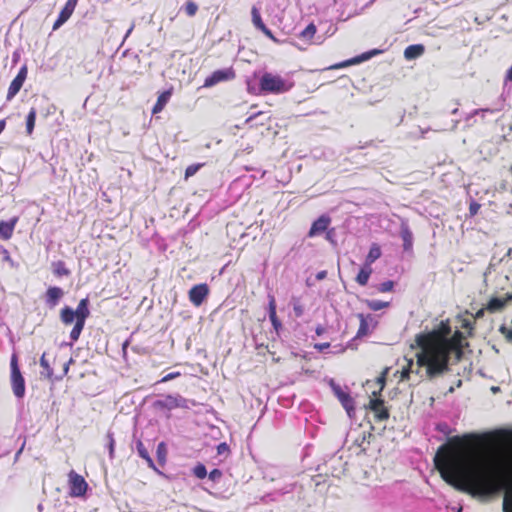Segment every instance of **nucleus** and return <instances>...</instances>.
Listing matches in <instances>:
<instances>
[{
  "label": "nucleus",
  "mask_w": 512,
  "mask_h": 512,
  "mask_svg": "<svg viewBox=\"0 0 512 512\" xmlns=\"http://www.w3.org/2000/svg\"><path fill=\"white\" fill-rule=\"evenodd\" d=\"M73 362H74L73 358H70L68 362L64 363L62 374L55 375L53 382L62 380L63 377L68 373L70 364H72Z\"/></svg>",
  "instance_id": "43"
},
{
  "label": "nucleus",
  "mask_w": 512,
  "mask_h": 512,
  "mask_svg": "<svg viewBox=\"0 0 512 512\" xmlns=\"http://www.w3.org/2000/svg\"><path fill=\"white\" fill-rule=\"evenodd\" d=\"M504 81L505 83L512 82V64L511 67L506 71Z\"/></svg>",
  "instance_id": "52"
},
{
  "label": "nucleus",
  "mask_w": 512,
  "mask_h": 512,
  "mask_svg": "<svg viewBox=\"0 0 512 512\" xmlns=\"http://www.w3.org/2000/svg\"><path fill=\"white\" fill-rule=\"evenodd\" d=\"M184 11L186 12V14L188 16H192V11H193V8H192V0H187L184 7H183Z\"/></svg>",
  "instance_id": "48"
},
{
  "label": "nucleus",
  "mask_w": 512,
  "mask_h": 512,
  "mask_svg": "<svg viewBox=\"0 0 512 512\" xmlns=\"http://www.w3.org/2000/svg\"><path fill=\"white\" fill-rule=\"evenodd\" d=\"M20 59V51L19 50H15L12 54V62L13 64H16Z\"/></svg>",
  "instance_id": "54"
},
{
  "label": "nucleus",
  "mask_w": 512,
  "mask_h": 512,
  "mask_svg": "<svg viewBox=\"0 0 512 512\" xmlns=\"http://www.w3.org/2000/svg\"><path fill=\"white\" fill-rule=\"evenodd\" d=\"M133 438H134L135 446H132V448L137 451L139 457H141L142 459H144L147 462V464L150 468H152L154 471L161 474L160 470L157 468V466L155 465V462L153 461V459L150 456L149 448H146L144 446V443L140 439H136L135 434L133 435Z\"/></svg>",
  "instance_id": "16"
},
{
  "label": "nucleus",
  "mask_w": 512,
  "mask_h": 512,
  "mask_svg": "<svg viewBox=\"0 0 512 512\" xmlns=\"http://www.w3.org/2000/svg\"><path fill=\"white\" fill-rule=\"evenodd\" d=\"M38 511H42L43 510V505L42 504H39L38 507H37Z\"/></svg>",
  "instance_id": "64"
},
{
  "label": "nucleus",
  "mask_w": 512,
  "mask_h": 512,
  "mask_svg": "<svg viewBox=\"0 0 512 512\" xmlns=\"http://www.w3.org/2000/svg\"><path fill=\"white\" fill-rule=\"evenodd\" d=\"M508 440L512 444V430ZM480 444L481 438L473 434L450 438L438 448L435 467L447 484L472 496H490L504 489L503 511L512 512V458L499 479L476 457L474 450Z\"/></svg>",
  "instance_id": "1"
},
{
  "label": "nucleus",
  "mask_w": 512,
  "mask_h": 512,
  "mask_svg": "<svg viewBox=\"0 0 512 512\" xmlns=\"http://www.w3.org/2000/svg\"><path fill=\"white\" fill-rule=\"evenodd\" d=\"M64 294L65 293L62 288L57 286H50L43 296L45 305L49 309H54L60 303L64 297Z\"/></svg>",
  "instance_id": "12"
},
{
  "label": "nucleus",
  "mask_w": 512,
  "mask_h": 512,
  "mask_svg": "<svg viewBox=\"0 0 512 512\" xmlns=\"http://www.w3.org/2000/svg\"><path fill=\"white\" fill-rule=\"evenodd\" d=\"M505 304H506V301L504 299L494 297L489 300L485 309L488 310L489 312L493 313V312L500 311L501 309H503Z\"/></svg>",
  "instance_id": "34"
},
{
  "label": "nucleus",
  "mask_w": 512,
  "mask_h": 512,
  "mask_svg": "<svg viewBox=\"0 0 512 512\" xmlns=\"http://www.w3.org/2000/svg\"><path fill=\"white\" fill-rule=\"evenodd\" d=\"M132 30H133V26H132V27H130V29L127 31V33H126V35H125V38H127V37L130 35V33L132 32Z\"/></svg>",
  "instance_id": "62"
},
{
  "label": "nucleus",
  "mask_w": 512,
  "mask_h": 512,
  "mask_svg": "<svg viewBox=\"0 0 512 512\" xmlns=\"http://www.w3.org/2000/svg\"><path fill=\"white\" fill-rule=\"evenodd\" d=\"M172 95L171 90H165L163 91L157 98V102L152 108V114H157L163 110L165 105L170 100V97Z\"/></svg>",
  "instance_id": "24"
},
{
  "label": "nucleus",
  "mask_w": 512,
  "mask_h": 512,
  "mask_svg": "<svg viewBox=\"0 0 512 512\" xmlns=\"http://www.w3.org/2000/svg\"><path fill=\"white\" fill-rule=\"evenodd\" d=\"M331 223V218L328 215H321L316 219L308 232V237L312 238L326 231Z\"/></svg>",
  "instance_id": "17"
},
{
  "label": "nucleus",
  "mask_w": 512,
  "mask_h": 512,
  "mask_svg": "<svg viewBox=\"0 0 512 512\" xmlns=\"http://www.w3.org/2000/svg\"><path fill=\"white\" fill-rule=\"evenodd\" d=\"M74 327L72 328L71 332H70V340H71V345L78 341L83 329H84V326H85V322L86 321H83L81 319H75L74 320Z\"/></svg>",
  "instance_id": "27"
},
{
  "label": "nucleus",
  "mask_w": 512,
  "mask_h": 512,
  "mask_svg": "<svg viewBox=\"0 0 512 512\" xmlns=\"http://www.w3.org/2000/svg\"><path fill=\"white\" fill-rule=\"evenodd\" d=\"M425 52V47L422 44L409 45L404 50V57L406 60H414L422 56Z\"/></svg>",
  "instance_id": "21"
},
{
  "label": "nucleus",
  "mask_w": 512,
  "mask_h": 512,
  "mask_svg": "<svg viewBox=\"0 0 512 512\" xmlns=\"http://www.w3.org/2000/svg\"><path fill=\"white\" fill-rule=\"evenodd\" d=\"M377 384L379 385L378 391H373L372 395L374 397L380 396L381 392L383 391L386 383V372L381 373L380 376L377 377Z\"/></svg>",
  "instance_id": "38"
},
{
  "label": "nucleus",
  "mask_w": 512,
  "mask_h": 512,
  "mask_svg": "<svg viewBox=\"0 0 512 512\" xmlns=\"http://www.w3.org/2000/svg\"><path fill=\"white\" fill-rule=\"evenodd\" d=\"M106 443L105 447L108 449L110 459L114 458V450H115V440L114 434L110 430L107 432L105 437Z\"/></svg>",
  "instance_id": "36"
},
{
  "label": "nucleus",
  "mask_w": 512,
  "mask_h": 512,
  "mask_svg": "<svg viewBox=\"0 0 512 512\" xmlns=\"http://www.w3.org/2000/svg\"><path fill=\"white\" fill-rule=\"evenodd\" d=\"M500 331L505 336L507 341L512 342V329L501 326Z\"/></svg>",
  "instance_id": "46"
},
{
  "label": "nucleus",
  "mask_w": 512,
  "mask_h": 512,
  "mask_svg": "<svg viewBox=\"0 0 512 512\" xmlns=\"http://www.w3.org/2000/svg\"><path fill=\"white\" fill-rule=\"evenodd\" d=\"M315 332L318 336H320L325 332V328L322 325H319L316 327Z\"/></svg>",
  "instance_id": "56"
},
{
  "label": "nucleus",
  "mask_w": 512,
  "mask_h": 512,
  "mask_svg": "<svg viewBox=\"0 0 512 512\" xmlns=\"http://www.w3.org/2000/svg\"><path fill=\"white\" fill-rule=\"evenodd\" d=\"M365 440H366V436H365V433H363V434L361 435V440L357 439V440H356V443H357L359 446H361V445H362V443H363Z\"/></svg>",
  "instance_id": "59"
},
{
  "label": "nucleus",
  "mask_w": 512,
  "mask_h": 512,
  "mask_svg": "<svg viewBox=\"0 0 512 512\" xmlns=\"http://www.w3.org/2000/svg\"><path fill=\"white\" fill-rule=\"evenodd\" d=\"M187 295H188L189 300H190V301H192V296H193L192 288H190V289L187 291Z\"/></svg>",
  "instance_id": "61"
},
{
  "label": "nucleus",
  "mask_w": 512,
  "mask_h": 512,
  "mask_svg": "<svg viewBox=\"0 0 512 512\" xmlns=\"http://www.w3.org/2000/svg\"><path fill=\"white\" fill-rule=\"evenodd\" d=\"M360 324L358 331L356 333V338H363L370 334L371 330L374 329L377 325V322L374 321L372 315H364L362 313L357 315Z\"/></svg>",
  "instance_id": "14"
},
{
  "label": "nucleus",
  "mask_w": 512,
  "mask_h": 512,
  "mask_svg": "<svg viewBox=\"0 0 512 512\" xmlns=\"http://www.w3.org/2000/svg\"><path fill=\"white\" fill-rule=\"evenodd\" d=\"M5 126H6L5 120H0V134L5 129Z\"/></svg>",
  "instance_id": "60"
},
{
  "label": "nucleus",
  "mask_w": 512,
  "mask_h": 512,
  "mask_svg": "<svg viewBox=\"0 0 512 512\" xmlns=\"http://www.w3.org/2000/svg\"><path fill=\"white\" fill-rule=\"evenodd\" d=\"M194 475L200 479H203L207 475L206 467L199 463L194 467Z\"/></svg>",
  "instance_id": "42"
},
{
  "label": "nucleus",
  "mask_w": 512,
  "mask_h": 512,
  "mask_svg": "<svg viewBox=\"0 0 512 512\" xmlns=\"http://www.w3.org/2000/svg\"><path fill=\"white\" fill-rule=\"evenodd\" d=\"M179 375H180V373H179V372H172V373H169V374H167L166 376H164V377L161 379V381H160V382H167V381H169V380H172V379H174V378L178 377Z\"/></svg>",
  "instance_id": "49"
},
{
  "label": "nucleus",
  "mask_w": 512,
  "mask_h": 512,
  "mask_svg": "<svg viewBox=\"0 0 512 512\" xmlns=\"http://www.w3.org/2000/svg\"><path fill=\"white\" fill-rule=\"evenodd\" d=\"M214 447L217 449V454L219 456H224L226 458L230 454V448L225 442L218 443Z\"/></svg>",
  "instance_id": "40"
},
{
  "label": "nucleus",
  "mask_w": 512,
  "mask_h": 512,
  "mask_svg": "<svg viewBox=\"0 0 512 512\" xmlns=\"http://www.w3.org/2000/svg\"><path fill=\"white\" fill-rule=\"evenodd\" d=\"M294 312L297 317L303 314V307L300 304L294 305Z\"/></svg>",
  "instance_id": "53"
},
{
  "label": "nucleus",
  "mask_w": 512,
  "mask_h": 512,
  "mask_svg": "<svg viewBox=\"0 0 512 512\" xmlns=\"http://www.w3.org/2000/svg\"><path fill=\"white\" fill-rule=\"evenodd\" d=\"M268 313L271 324L277 334H279L282 329V323L277 317L276 313V300L273 295H269V303H268Z\"/></svg>",
  "instance_id": "18"
},
{
  "label": "nucleus",
  "mask_w": 512,
  "mask_h": 512,
  "mask_svg": "<svg viewBox=\"0 0 512 512\" xmlns=\"http://www.w3.org/2000/svg\"><path fill=\"white\" fill-rule=\"evenodd\" d=\"M167 453H168V450H167V446H166L165 442L162 441V442L158 443L157 449H156V457H157L158 466L163 467L165 465Z\"/></svg>",
  "instance_id": "30"
},
{
  "label": "nucleus",
  "mask_w": 512,
  "mask_h": 512,
  "mask_svg": "<svg viewBox=\"0 0 512 512\" xmlns=\"http://www.w3.org/2000/svg\"><path fill=\"white\" fill-rule=\"evenodd\" d=\"M210 430H211L212 434H218L219 433V431L217 429L211 428Z\"/></svg>",
  "instance_id": "63"
},
{
  "label": "nucleus",
  "mask_w": 512,
  "mask_h": 512,
  "mask_svg": "<svg viewBox=\"0 0 512 512\" xmlns=\"http://www.w3.org/2000/svg\"><path fill=\"white\" fill-rule=\"evenodd\" d=\"M480 208V205L473 202L470 204L469 211L471 215H475L478 212V209Z\"/></svg>",
  "instance_id": "51"
},
{
  "label": "nucleus",
  "mask_w": 512,
  "mask_h": 512,
  "mask_svg": "<svg viewBox=\"0 0 512 512\" xmlns=\"http://www.w3.org/2000/svg\"><path fill=\"white\" fill-rule=\"evenodd\" d=\"M40 366L43 368L41 375L53 382L55 375L53 373V368L50 366L48 360L46 359L45 353L40 358Z\"/></svg>",
  "instance_id": "31"
},
{
  "label": "nucleus",
  "mask_w": 512,
  "mask_h": 512,
  "mask_svg": "<svg viewBox=\"0 0 512 512\" xmlns=\"http://www.w3.org/2000/svg\"><path fill=\"white\" fill-rule=\"evenodd\" d=\"M464 334L456 330L451 337L444 341L442 354H434L433 357L423 368L428 380H434L442 377L450 371V355L454 354L456 360H460L463 355Z\"/></svg>",
  "instance_id": "3"
},
{
  "label": "nucleus",
  "mask_w": 512,
  "mask_h": 512,
  "mask_svg": "<svg viewBox=\"0 0 512 512\" xmlns=\"http://www.w3.org/2000/svg\"><path fill=\"white\" fill-rule=\"evenodd\" d=\"M36 115H37L36 109L34 107L31 108L26 117V132L28 135H31L33 133V130L35 127Z\"/></svg>",
  "instance_id": "35"
},
{
  "label": "nucleus",
  "mask_w": 512,
  "mask_h": 512,
  "mask_svg": "<svg viewBox=\"0 0 512 512\" xmlns=\"http://www.w3.org/2000/svg\"><path fill=\"white\" fill-rule=\"evenodd\" d=\"M74 327L72 328L71 332H70V340H71V345L78 341L83 329H84V326H85V322L86 321H83L81 319H75L74 320Z\"/></svg>",
  "instance_id": "28"
},
{
  "label": "nucleus",
  "mask_w": 512,
  "mask_h": 512,
  "mask_svg": "<svg viewBox=\"0 0 512 512\" xmlns=\"http://www.w3.org/2000/svg\"><path fill=\"white\" fill-rule=\"evenodd\" d=\"M66 22L65 19H61V17L58 15L56 21L53 24V30L59 29L64 23Z\"/></svg>",
  "instance_id": "50"
},
{
  "label": "nucleus",
  "mask_w": 512,
  "mask_h": 512,
  "mask_svg": "<svg viewBox=\"0 0 512 512\" xmlns=\"http://www.w3.org/2000/svg\"><path fill=\"white\" fill-rule=\"evenodd\" d=\"M27 73H28L27 65L24 64L20 68L18 74L12 80V82L8 88V93H7L8 101L12 100L17 95V93L20 91V89L23 86V83L25 82V80L27 78Z\"/></svg>",
  "instance_id": "11"
},
{
  "label": "nucleus",
  "mask_w": 512,
  "mask_h": 512,
  "mask_svg": "<svg viewBox=\"0 0 512 512\" xmlns=\"http://www.w3.org/2000/svg\"><path fill=\"white\" fill-rule=\"evenodd\" d=\"M484 311H485V308H482V309H479L476 314H475V318H481L484 316Z\"/></svg>",
  "instance_id": "58"
},
{
  "label": "nucleus",
  "mask_w": 512,
  "mask_h": 512,
  "mask_svg": "<svg viewBox=\"0 0 512 512\" xmlns=\"http://www.w3.org/2000/svg\"><path fill=\"white\" fill-rule=\"evenodd\" d=\"M381 248L377 243H373L365 259L366 266H370L381 257Z\"/></svg>",
  "instance_id": "25"
},
{
  "label": "nucleus",
  "mask_w": 512,
  "mask_h": 512,
  "mask_svg": "<svg viewBox=\"0 0 512 512\" xmlns=\"http://www.w3.org/2000/svg\"><path fill=\"white\" fill-rule=\"evenodd\" d=\"M368 407L374 413L375 420L382 422L389 419V410L385 406L384 400L380 399L379 396H373L369 401Z\"/></svg>",
  "instance_id": "10"
},
{
  "label": "nucleus",
  "mask_w": 512,
  "mask_h": 512,
  "mask_svg": "<svg viewBox=\"0 0 512 512\" xmlns=\"http://www.w3.org/2000/svg\"><path fill=\"white\" fill-rule=\"evenodd\" d=\"M329 347H330V343H328V342L314 344V348L319 352H323L324 350L328 349Z\"/></svg>",
  "instance_id": "47"
},
{
  "label": "nucleus",
  "mask_w": 512,
  "mask_h": 512,
  "mask_svg": "<svg viewBox=\"0 0 512 512\" xmlns=\"http://www.w3.org/2000/svg\"><path fill=\"white\" fill-rule=\"evenodd\" d=\"M18 217H12L8 221H1L0 222V237L4 240H8L11 238L14 228L18 222Z\"/></svg>",
  "instance_id": "19"
},
{
  "label": "nucleus",
  "mask_w": 512,
  "mask_h": 512,
  "mask_svg": "<svg viewBox=\"0 0 512 512\" xmlns=\"http://www.w3.org/2000/svg\"><path fill=\"white\" fill-rule=\"evenodd\" d=\"M236 74L233 68H226L214 71L210 76L205 79L204 87H211L220 82L233 80Z\"/></svg>",
  "instance_id": "9"
},
{
  "label": "nucleus",
  "mask_w": 512,
  "mask_h": 512,
  "mask_svg": "<svg viewBox=\"0 0 512 512\" xmlns=\"http://www.w3.org/2000/svg\"><path fill=\"white\" fill-rule=\"evenodd\" d=\"M192 176V165L187 166L185 170V178H189Z\"/></svg>",
  "instance_id": "57"
},
{
  "label": "nucleus",
  "mask_w": 512,
  "mask_h": 512,
  "mask_svg": "<svg viewBox=\"0 0 512 512\" xmlns=\"http://www.w3.org/2000/svg\"><path fill=\"white\" fill-rule=\"evenodd\" d=\"M209 288L207 284H199L194 286L193 301L195 306H199L204 298L208 295Z\"/></svg>",
  "instance_id": "23"
},
{
  "label": "nucleus",
  "mask_w": 512,
  "mask_h": 512,
  "mask_svg": "<svg viewBox=\"0 0 512 512\" xmlns=\"http://www.w3.org/2000/svg\"><path fill=\"white\" fill-rule=\"evenodd\" d=\"M251 16H252V23L255 26L256 29L260 30L265 36H267L269 39H271L274 43H280L279 39L274 36L272 31L267 28V26L264 24L260 11L257 7L253 6L251 9Z\"/></svg>",
  "instance_id": "13"
},
{
  "label": "nucleus",
  "mask_w": 512,
  "mask_h": 512,
  "mask_svg": "<svg viewBox=\"0 0 512 512\" xmlns=\"http://www.w3.org/2000/svg\"><path fill=\"white\" fill-rule=\"evenodd\" d=\"M293 83L287 81L278 74L264 73L259 80V88L265 94H282L288 92Z\"/></svg>",
  "instance_id": "4"
},
{
  "label": "nucleus",
  "mask_w": 512,
  "mask_h": 512,
  "mask_svg": "<svg viewBox=\"0 0 512 512\" xmlns=\"http://www.w3.org/2000/svg\"><path fill=\"white\" fill-rule=\"evenodd\" d=\"M450 334L451 326L447 319L442 320L433 330L415 336V343L419 348L415 355L418 368H424L434 354H442L444 341Z\"/></svg>",
  "instance_id": "2"
},
{
  "label": "nucleus",
  "mask_w": 512,
  "mask_h": 512,
  "mask_svg": "<svg viewBox=\"0 0 512 512\" xmlns=\"http://www.w3.org/2000/svg\"><path fill=\"white\" fill-rule=\"evenodd\" d=\"M69 477V489L70 495L72 497H83L86 494L88 489V484L85 479L76 473L74 470H71L68 474Z\"/></svg>",
  "instance_id": "8"
},
{
  "label": "nucleus",
  "mask_w": 512,
  "mask_h": 512,
  "mask_svg": "<svg viewBox=\"0 0 512 512\" xmlns=\"http://www.w3.org/2000/svg\"><path fill=\"white\" fill-rule=\"evenodd\" d=\"M366 305L372 311H379L383 308L388 307L389 302H384V301H380V300H366Z\"/></svg>",
  "instance_id": "37"
},
{
  "label": "nucleus",
  "mask_w": 512,
  "mask_h": 512,
  "mask_svg": "<svg viewBox=\"0 0 512 512\" xmlns=\"http://www.w3.org/2000/svg\"><path fill=\"white\" fill-rule=\"evenodd\" d=\"M223 476V473L220 469H213L209 474H208V478L209 480H211L212 482H218L220 481V479L222 478Z\"/></svg>",
  "instance_id": "44"
},
{
  "label": "nucleus",
  "mask_w": 512,
  "mask_h": 512,
  "mask_svg": "<svg viewBox=\"0 0 512 512\" xmlns=\"http://www.w3.org/2000/svg\"><path fill=\"white\" fill-rule=\"evenodd\" d=\"M380 53H382V50L372 49V50L367 51L365 53H362L361 55H358V56H356V57H354L352 59L346 60L344 62L335 64V65H332L330 68L331 69H340V68H344V67H347V66H350V65L359 64L361 62L369 60L370 58H372V57H374L376 55H379Z\"/></svg>",
  "instance_id": "15"
},
{
  "label": "nucleus",
  "mask_w": 512,
  "mask_h": 512,
  "mask_svg": "<svg viewBox=\"0 0 512 512\" xmlns=\"http://www.w3.org/2000/svg\"><path fill=\"white\" fill-rule=\"evenodd\" d=\"M394 288V282L391 280L384 281L377 286V291L380 293L391 292Z\"/></svg>",
  "instance_id": "39"
},
{
  "label": "nucleus",
  "mask_w": 512,
  "mask_h": 512,
  "mask_svg": "<svg viewBox=\"0 0 512 512\" xmlns=\"http://www.w3.org/2000/svg\"><path fill=\"white\" fill-rule=\"evenodd\" d=\"M90 301L88 297L79 301L77 308L74 310L70 306H64L60 311V320L65 325H70L75 319L86 321L90 316Z\"/></svg>",
  "instance_id": "6"
},
{
  "label": "nucleus",
  "mask_w": 512,
  "mask_h": 512,
  "mask_svg": "<svg viewBox=\"0 0 512 512\" xmlns=\"http://www.w3.org/2000/svg\"><path fill=\"white\" fill-rule=\"evenodd\" d=\"M1 253L3 255V261L8 262L11 267H17V265L14 263V261L10 257V254L7 249L1 247Z\"/></svg>",
  "instance_id": "45"
},
{
  "label": "nucleus",
  "mask_w": 512,
  "mask_h": 512,
  "mask_svg": "<svg viewBox=\"0 0 512 512\" xmlns=\"http://www.w3.org/2000/svg\"><path fill=\"white\" fill-rule=\"evenodd\" d=\"M153 407L158 410L169 411L168 418H170L173 416L172 411L175 409H181L187 414L189 410V400L179 394L161 395L153 402Z\"/></svg>",
  "instance_id": "5"
},
{
  "label": "nucleus",
  "mask_w": 512,
  "mask_h": 512,
  "mask_svg": "<svg viewBox=\"0 0 512 512\" xmlns=\"http://www.w3.org/2000/svg\"><path fill=\"white\" fill-rule=\"evenodd\" d=\"M400 236L403 241V249L405 251L412 250L413 247V233L407 225L401 226Z\"/></svg>",
  "instance_id": "22"
},
{
  "label": "nucleus",
  "mask_w": 512,
  "mask_h": 512,
  "mask_svg": "<svg viewBox=\"0 0 512 512\" xmlns=\"http://www.w3.org/2000/svg\"><path fill=\"white\" fill-rule=\"evenodd\" d=\"M337 397L340 400L342 406L347 411L348 415L351 417L355 412L354 400L350 396V394L343 392L341 390H337Z\"/></svg>",
  "instance_id": "20"
},
{
  "label": "nucleus",
  "mask_w": 512,
  "mask_h": 512,
  "mask_svg": "<svg viewBox=\"0 0 512 512\" xmlns=\"http://www.w3.org/2000/svg\"><path fill=\"white\" fill-rule=\"evenodd\" d=\"M78 0H68L65 4V6L62 8V10L59 13V16L61 19H65L66 21L71 17L73 14L75 7L77 5Z\"/></svg>",
  "instance_id": "32"
},
{
  "label": "nucleus",
  "mask_w": 512,
  "mask_h": 512,
  "mask_svg": "<svg viewBox=\"0 0 512 512\" xmlns=\"http://www.w3.org/2000/svg\"><path fill=\"white\" fill-rule=\"evenodd\" d=\"M316 32H317L316 25L314 23H310L309 25H307V27L304 30H302L300 32L299 38L310 43L312 41V39L314 38Z\"/></svg>",
  "instance_id": "33"
},
{
  "label": "nucleus",
  "mask_w": 512,
  "mask_h": 512,
  "mask_svg": "<svg viewBox=\"0 0 512 512\" xmlns=\"http://www.w3.org/2000/svg\"><path fill=\"white\" fill-rule=\"evenodd\" d=\"M371 273H372V268L370 266H366V264H364V266L360 269V271L358 272V274L356 276V282L361 286L367 285Z\"/></svg>",
  "instance_id": "29"
},
{
  "label": "nucleus",
  "mask_w": 512,
  "mask_h": 512,
  "mask_svg": "<svg viewBox=\"0 0 512 512\" xmlns=\"http://www.w3.org/2000/svg\"><path fill=\"white\" fill-rule=\"evenodd\" d=\"M51 266L53 274L57 277L69 276L71 274V271L62 260L52 262Z\"/></svg>",
  "instance_id": "26"
},
{
  "label": "nucleus",
  "mask_w": 512,
  "mask_h": 512,
  "mask_svg": "<svg viewBox=\"0 0 512 512\" xmlns=\"http://www.w3.org/2000/svg\"><path fill=\"white\" fill-rule=\"evenodd\" d=\"M10 380L14 395L18 399H22L25 395V379L20 371L18 364V355L13 353L10 360Z\"/></svg>",
  "instance_id": "7"
},
{
  "label": "nucleus",
  "mask_w": 512,
  "mask_h": 512,
  "mask_svg": "<svg viewBox=\"0 0 512 512\" xmlns=\"http://www.w3.org/2000/svg\"><path fill=\"white\" fill-rule=\"evenodd\" d=\"M326 276H327V271L322 270V271H319V272L316 274V279L320 281V280L325 279V278H326Z\"/></svg>",
  "instance_id": "55"
},
{
  "label": "nucleus",
  "mask_w": 512,
  "mask_h": 512,
  "mask_svg": "<svg viewBox=\"0 0 512 512\" xmlns=\"http://www.w3.org/2000/svg\"><path fill=\"white\" fill-rule=\"evenodd\" d=\"M414 365V362L412 359H409L407 361V365L405 367H403L402 371H401V378L404 380V379H409V376H410V373L412 372V367Z\"/></svg>",
  "instance_id": "41"
}]
</instances>
